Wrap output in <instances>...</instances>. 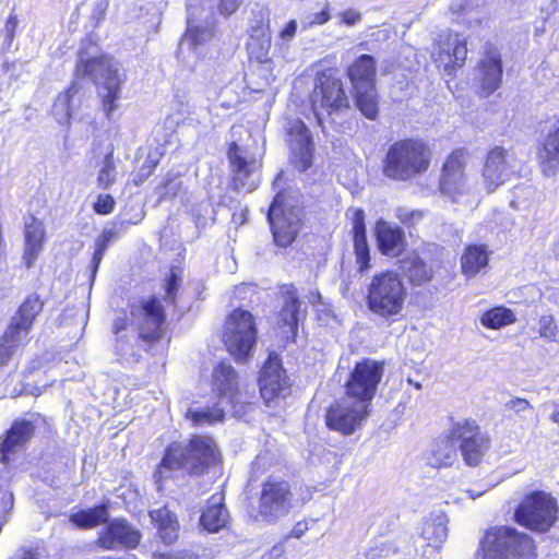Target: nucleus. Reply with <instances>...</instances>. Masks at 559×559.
I'll return each instance as SVG.
<instances>
[{
    "mask_svg": "<svg viewBox=\"0 0 559 559\" xmlns=\"http://www.w3.org/2000/svg\"><path fill=\"white\" fill-rule=\"evenodd\" d=\"M221 465L222 454L215 440L209 435L194 433L185 445L173 441L165 448L153 476L162 487L175 472L185 471L189 476L201 477Z\"/></svg>",
    "mask_w": 559,
    "mask_h": 559,
    "instance_id": "1",
    "label": "nucleus"
},
{
    "mask_svg": "<svg viewBox=\"0 0 559 559\" xmlns=\"http://www.w3.org/2000/svg\"><path fill=\"white\" fill-rule=\"evenodd\" d=\"M490 444V436L481 430L475 419L455 420L450 425L445 439L433 443L429 464L436 468L451 466L459 449L466 465L478 466Z\"/></svg>",
    "mask_w": 559,
    "mask_h": 559,
    "instance_id": "2",
    "label": "nucleus"
},
{
    "mask_svg": "<svg viewBox=\"0 0 559 559\" xmlns=\"http://www.w3.org/2000/svg\"><path fill=\"white\" fill-rule=\"evenodd\" d=\"M432 158L428 141L417 136L402 138L388 145L381 160V173L392 181H412L429 170Z\"/></svg>",
    "mask_w": 559,
    "mask_h": 559,
    "instance_id": "3",
    "label": "nucleus"
},
{
    "mask_svg": "<svg viewBox=\"0 0 559 559\" xmlns=\"http://www.w3.org/2000/svg\"><path fill=\"white\" fill-rule=\"evenodd\" d=\"M45 307L37 293L25 296L0 335V367L8 366L15 354L29 343V334Z\"/></svg>",
    "mask_w": 559,
    "mask_h": 559,
    "instance_id": "4",
    "label": "nucleus"
},
{
    "mask_svg": "<svg viewBox=\"0 0 559 559\" xmlns=\"http://www.w3.org/2000/svg\"><path fill=\"white\" fill-rule=\"evenodd\" d=\"M407 296V288L401 276L394 271L385 270L371 277L365 301L371 313L394 321L402 316Z\"/></svg>",
    "mask_w": 559,
    "mask_h": 559,
    "instance_id": "5",
    "label": "nucleus"
},
{
    "mask_svg": "<svg viewBox=\"0 0 559 559\" xmlns=\"http://www.w3.org/2000/svg\"><path fill=\"white\" fill-rule=\"evenodd\" d=\"M481 559H537V544L513 526L488 527L479 543Z\"/></svg>",
    "mask_w": 559,
    "mask_h": 559,
    "instance_id": "6",
    "label": "nucleus"
},
{
    "mask_svg": "<svg viewBox=\"0 0 559 559\" xmlns=\"http://www.w3.org/2000/svg\"><path fill=\"white\" fill-rule=\"evenodd\" d=\"M377 74V61L368 53L356 57L345 70L356 108L371 121L377 120L380 114Z\"/></svg>",
    "mask_w": 559,
    "mask_h": 559,
    "instance_id": "7",
    "label": "nucleus"
},
{
    "mask_svg": "<svg viewBox=\"0 0 559 559\" xmlns=\"http://www.w3.org/2000/svg\"><path fill=\"white\" fill-rule=\"evenodd\" d=\"M309 102L321 127L323 114L332 116L350 108V99L337 69L325 68L316 72Z\"/></svg>",
    "mask_w": 559,
    "mask_h": 559,
    "instance_id": "8",
    "label": "nucleus"
},
{
    "mask_svg": "<svg viewBox=\"0 0 559 559\" xmlns=\"http://www.w3.org/2000/svg\"><path fill=\"white\" fill-rule=\"evenodd\" d=\"M86 51L81 48L79 50V59L74 67V75L76 78H88L93 82L97 81V76L104 78V88L106 93L100 96L103 110L109 118L117 109L116 102L121 97V86L124 79L120 75L118 69L111 63V57L107 53H100L94 57L83 58Z\"/></svg>",
    "mask_w": 559,
    "mask_h": 559,
    "instance_id": "9",
    "label": "nucleus"
},
{
    "mask_svg": "<svg viewBox=\"0 0 559 559\" xmlns=\"http://www.w3.org/2000/svg\"><path fill=\"white\" fill-rule=\"evenodd\" d=\"M558 500L548 491L532 490L524 495L513 512V521L533 533H548L557 523Z\"/></svg>",
    "mask_w": 559,
    "mask_h": 559,
    "instance_id": "10",
    "label": "nucleus"
},
{
    "mask_svg": "<svg viewBox=\"0 0 559 559\" xmlns=\"http://www.w3.org/2000/svg\"><path fill=\"white\" fill-rule=\"evenodd\" d=\"M384 376V361L369 357L356 361L349 370L344 388V397L372 407L379 385Z\"/></svg>",
    "mask_w": 559,
    "mask_h": 559,
    "instance_id": "11",
    "label": "nucleus"
},
{
    "mask_svg": "<svg viewBox=\"0 0 559 559\" xmlns=\"http://www.w3.org/2000/svg\"><path fill=\"white\" fill-rule=\"evenodd\" d=\"M295 492L289 480L282 476L270 475L260 484L257 498V512L267 522L275 523L292 511Z\"/></svg>",
    "mask_w": 559,
    "mask_h": 559,
    "instance_id": "12",
    "label": "nucleus"
},
{
    "mask_svg": "<svg viewBox=\"0 0 559 559\" xmlns=\"http://www.w3.org/2000/svg\"><path fill=\"white\" fill-rule=\"evenodd\" d=\"M254 317L248 310L236 308L226 318L223 343L237 362L247 361L257 342Z\"/></svg>",
    "mask_w": 559,
    "mask_h": 559,
    "instance_id": "13",
    "label": "nucleus"
},
{
    "mask_svg": "<svg viewBox=\"0 0 559 559\" xmlns=\"http://www.w3.org/2000/svg\"><path fill=\"white\" fill-rule=\"evenodd\" d=\"M302 209L289 202L285 190L278 191L267 210V221L274 243L287 248L296 240L301 224Z\"/></svg>",
    "mask_w": 559,
    "mask_h": 559,
    "instance_id": "14",
    "label": "nucleus"
},
{
    "mask_svg": "<svg viewBox=\"0 0 559 559\" xmlns=\"http://www.w3.org/2000/svg\"><path fill=\"white\" fill-rule=\"evenodd\" d=\"M372 413V407L344 395L333 400L324 411L325 427L343 437H349L360 430Z\"/></svg>",
    "mask_w": 559,
    "mask_h": 559,
    "instance_id": "15",
    "label": "nucleus"
},
{
    "mask_svg": "<svg viewBox=\"0 0 559 559\" xmlns=\"http://www.w3.org/2000/svg\"><path fill=\"white\" fill-rule=\"evenodd\" d=\"M258 384L266 407H278L292 394V382L277 354H269L260 369Z\"/></svg>",
    "mask_w": 559,
    "mask_h": 559,
    "instance_id": "16",
    "label": "nucleus"
},
{
    "mask_svg": "<svg viewBox=\"0 0 559 559\" xmlns=\"http://www.w3.org/2000/svg\"><path fill=\"white\" fill-rule=\"evenodd\" d=\"M468 159L469 152L465 147H455L444 157L437 180L440 194L455 201L466 192Z\"/></svg>",
    "mask_w": 559,
    "mask_h": 559,
    "instance_id": "17",
    "label": "nucleus"
},
{
    "mask_svg": "<svg viewBox=\"0 0 559 559\" xmlns=\"http://www.w3.org/2000/svg\"><path fill=\"white\" fill-rule=\"evenodd\" d=\"M503 82V60L500 50L487 43L474 67V92L479 98L495 94Z\"/></svg>",
    "mask_w": 559,
    "mask_h": 559,
    "instance_id": "18",
    "label": "nucleus"
},
{
    "mask_svg": "<svg viewBox=\"0 0 559 559\" xmlns=\"http://www.w3.org/2000/svg\"><path fill=\"white\" fill-rule=\"evenodd\" d=\"M467 43L461 35L451 29L441 32L432 44L431 60L449 75L456 76L467 59Z\"/></svg>",
    "mask_w": 559,
    "mask_h": 559,
    "instance_id": "19",
    "label": "nucleus"
},
{
    "mask_svg": "<svg viewBox=\"0 0 559 559\" xmlns=\"http://www.w3.org/2000/svg\"><path fill=\"white\" fill-rule=\"evenodd\" d=\"M130 313L139 318L138 338L148 345L158 342L163 335L166 323V312L160 299L152 295L139 302L129 305Z\"/></svg>",
    "mask_w": 559,
    "mask_h": 559,
    "instance_id": "20",
    "label": "nucleus"
},
{
    "mask_svg": "<svg viewBox=\"0 0 559 559\" xmlns=\"http://www.w3.org/2000/svg\"><path fill=\"white\" fill-rule=\"evenodd\" d=\"M32 419L17 418L14 419L9 429L0 437V462L9 464L12 455L32 440L36 433L37 425H47L46 416L40 413H32Z\"/></svg>",
    "mask_w": 559,
    "mask_h": 559,
    "instance_id": "21",
    "label": "nucleus"
},
{
    "mask_svg": "<svg viewBox=\"0 0 559 559\" xmlns=\"http://www.w3.org/2000/svg\"><path fill=\"white\" fill-rule=\"evenodd\" d=\"M515 154L503 146L496 145L487 151L481 168V177L488 193L493 192L511 179L515 174Z\"/></svg>",
    "mask_w": 559,
    "mask_h": 559,
    "instance_id": "22",
    "label": "nucleus"
},
{
    "mask_svg": "<svg viewBox=\"0 0 559 559\" xmlns=\"http://www.w3.org/2000/svg\"><path fill=\"white\" fill-rule=\"evenodd\" d=\"M97 533L95 545L102 550L110 551L118 548L133 550L139 547L142 534L124 518L107 521Z\"/></svg>",
    "mask_w": 559,
    "mask_h": 559,
    "instance_id": "23",
    "label": "nucleus"
},
{
    "mask_svg": "<svg viewBox=\"0 0 559 559\" xmlns=\"http://www.w3.org/2000/svg\"><path fill=\"white\" fill-rule=\"evenodd\" d=\"M290 147L292 164L300 171H307L313 164V139L307 124L299 118L288 122L286 130Z\"/></svg>",
    "mask_w": 559,
    "mask_h": 559,
    "instance_id": "24",
    "label": "nucleus"
},
{
    "mask_svg": "<svg viewBox=\"0 0 559 559\" xmlns=\"http://www.w3.org/2000/svg\"><path fill=\"white\" fill-rule=\"evenodd\" d=\"M211 391L222 402L234 405L240 395L239 376L233 366L219 361L212 371Z\"/></svg>",
    "mask_w": 559,
    "mask_h": 559,
    "instance_id": "25",
    "label": "nucleus"
},
{
    "mask_svg": "<svg viewBox=\"0 0 559 559\" xmlns=\"http://www.w3.org/2000/svg\"><path fill=\"white\" fill-rule=\"evenodd\" d=\"M301 301L297 289L290 286L284 294V302L277 313V328L285 334L287 341L296 342L299 323L304 321L305 312L300 310Z\"/></svg>",
    "mask_w": 559,
    "mask_h": 559,
    "instance_id": "26",
    "label": "nucleus"
},
{
    "mask_svg": "<svg viewBox=\"0 0 559 559\" xmlns=\"http://www.w3.org/2000/svg\"><path fill=\"white\" fill-rule=\"evenodd\" d=\"M354 254L359 274L367 273L371 267V254L367 240L366 214L360 207L353 209L350 215Z\"/></svg>",
    "mask_w": 559,
    "mask_h": 559,
    "instance_id": "27",
    "label": "nucleus"
},
{
    "mask_svg": "<svg viewBox=\"0 0 559 559\" xmlns=\"http://www.w3.org/2000/svg\"><path fill=\"white\" fill-rule=\"evenodd\" d=\"M230 515L225 504V496L221 492L213 493L202 509L199 525L207 533H218L229 524Z\"/></svg>",
    "mask_w": 559,
    "mask_h": 559,
    "instance_id": "28",
    "label": "nucleus"
},
{
    "mask_svg": "<svg viewBox=\"0 0 559 559\" xmlns=\"http://www.w3.org/2000/svg\"><path fill=\"white\" fill-rule=\"evenodd\" d=\"M271 48L270 20L266 14L259 13L254 19V24L250 27L249 41L247 49L249 57L263 63L269 61V51Z\"/></svg>",
    "mask_w": 559,
    "mask_h": 559,
    "instance_id": "29",
    "label": "nucleus"
},
{
    "mask_svg": "<svg viewBox=\"0 0 559 559\" xmlns=\"http://www.w3.org/2000/svg\"><path fill=\"white\" fill-rule=\"evenodd\" d=\"M536 157L544 175H555L559 170V118L554 128L538 142Z\"/></svg>",
    "mask_w": 559,
    "mask_h": 559,
    "instance_id": "30",
    "label": "nucleus"
},
{
    "mask_svg": "<svg viewBox=\"0 0 559 559\" xmlns=\"http://www.w3.org/2000/svg\"><path fill=\"white\" fill-rule=\"evenodd\" d=\"M152 524L156 528V537L166 547L179 540L180 525L175 512L163 506L148 512Z\"/></svg>",
    "mask_w": 559,
    "mask_h": 559,
    "instance_id": "31",
    "label": "nucleus"
},
{
    "mask_svg": "<svg viewBox=\"0 0 559 559\" xmlns=\"http://www.w3.org/2000/svg\"><path fill=\"white\" fill-rule=\"evenodd\" d=\"M376 240L379 251L386 257H399L405 249L403 229L382 219L376 225Z\"/></svg>",
    "mask_w": 559,
    "mask_h": 559,
    "instance_id": "32",
    "label": "nucleus"
},
{
    "mask_svg": "<svg viewBox=\"0 0 559 559\" xmlns=\"http://www.w3.org/2000/svg\"><path fill=\"white\" fill-rule=\"evenodd\" d=\"M24 238L23 262L29 269L37 260L46 240L44 223L34 215H31L29 221L25 223Z\"/></svg>",
    "mask_w": 559,
    "mask_h": 559,
    "instance_id": "33",
    "label": "nucleus"
},
{
    "mask_svg": "<svg viewBox=\"0 0 559 559\" xmlns=\"http://www.w3.org/2000/svg\"><path fill=\"white\" fill-rule=\"evenodd\" d=\"M490 253L486 243H471L465 246L460 258L461 273L466 278L477 276L488 266Z\"/></svg>",
    "mask_w": 559,
    "mask_h": 559,
    "instance_id": "34",
    "label": "nucleus"
},
{
    "mask_svg": "<svg viewBox=\"0 0 559 559\" xmlns=\"http://www.w3.org/2000/svg\"><path fill=\"white\" fill-rule=\"evenodd\" d=\"M401 262L404 275L411 286L421 287L432 281L433 270L420 255L413 253Z\"/></svg>",
    "mask_w": 559,
    "mask_h": 559,
    "instance_id": "35",
    "label": "nucleus"
},
{
    "mask_svg": "<svg viewBox=\"0 0 559 559\" xmlns=\"http://www.w3.org/2000/svg\"><path fill=\"white\" fill-rule=\"evenodd\" d=\"M109 519V504L98 503L92 508L80 509L70 514V523L79 530H92L107 523Z\"/></svg>",
    "mask_w": 559,
    "mask_h": 559,
    "instance_id": "36",
    "label": "nucleus"
},
{
    "mask_svg": "<svg viewBox=\"0 0 559 559\" xmlns=\"http://www.w3.org/2000/svg\"><path fill=\"white\" fill-rule=\"evenodd\" d=\"M226 155L235 181L238 179L247 178L251 175L255 160L253 158L248 159L242 156L240 146L236 141H231L227 144Z\"/></svg>",
    "mask_w": 559,
    "mask_h": 559,
    "instance_id": "37",
    "label": "nucleus"
},
{
    "mask_svg": "<svg viewBox=\"0 0 559 559\" xmlns=\"http://www.w3.org/2000/svg\"><path fill=\"white\" fill-rule=\"evenodd\" d=\"M516 322L513 310L506 306H495L485 310L480 316V323L489 330H499Z\"/></svg>",
    "mask_w": 559,
    "mask_h": 559,
    "instance_id": "38",
    "label": "nucleus"
},
{
    "mask_svg": "<svg viewBox=\"0 0 559 559\" xmlns=\"http://www.w3.org/2000/svg\"><path fill=\"white\" fill-rule=\"evenodd\" d=\"M81 85L76 80H73L69 83V85L61 91L53 103V109H60L62 119L67 122H70L73 115V98L80 92Z\"/></svg>",
    "mask_w": 559,
    "mask_h": 559,
    "instance_id": "39",
    "label": "nucleus"
},
{
    "mask_svg": "<svg viewBox=\"0 0 559 559\" xmlns=\"http://www.w3.org/2000/svg\"><path fill=\"white\" fill-rule=\"evenodd\" d=\"M182 284V269L179 265H171L163 281L164 299L168 305L177 306L178 292Z\"/></svg>",
    "mask_w": 559,
    "mask_h": 559,
    "instance_id": "40",
    "label": "nucleus"
},
{
    "mask_svg": "<svg viewBox=\"0 0 559 559\" xmlns=\"http://www.w3.org/2000/svg\"><path fill=\"white\" fill-rule=\"evenodd\" d=\"M420 535L429 545L437 546L445 539L447 526L437 519H426Z\"/></svg>",
    "mask_w": 559,
    "mask_h": 559,
    "instance_id": "41",
    "label": "nucleus"
},
{
    "mask_svg": "<svg viewBox=\"0 0 559 559\" xmlns=\"http://www.w3.org/2000/svg\"><path fill=\"white\" fill-rule=\"evenodd\" d=\"M116 182V164L114 158V147L105 154L104 163L97 174V183L102 189H108Z\"/></svg>",
    "mask_w": 559,
    "mask_h": 559,
    "instance_id": "42",
    "label": "nucleus"
},
{
    "mask_svg": "<svg viewBox=\"0 0 559 559\" xmlns=\"http://www.w3.org/2000/svg\"><path fill=\"white\" fill-rule=\"evenodd\" d=\"M188 417L194 426H201L204 424L212 425L214 423L223 421L225 418V412L223 408L215 405L207 409L199 408L189 411Z\"/></svg>",
    "mask_w": 559,
    "mask_h": 559,
    "instance_id": "43",
    "label": "nucleus"
},
{
    "mask_svg": "<svg viewBox=\"0 0 559 559\" xmlns=\"http://www.w3.org/2000/svg\"><path fill=\"white\" fill-rule=\"evenodd\" d=\"M162 153L154 151L153 153H148L145 160L143 162L140 171L133 179L134 186H141L145 180H147L157 168L160 162Z\"/></svg>",
    "mask_w": 559,
    "mask_h": 559,
    "instance_id": "44",
    "label": "nucleus"
},
{
    "mask_svg": "<svg viewBox=\"0 0 559 559\" xmlns=\"http://www.w3.org/2000/svg\"><path fill=\"white\" fill-rule=\"evenodd\" d=\"M538 335L548 341L557 342L559 336V326L552 314H543L538 320Z\"/></svg>",
    "mask_w": 559,
    "mask_h": 559,
    "instance_id": "45",
    "label": "nucleus"
},
{
    "mask_svg": "<svg viewBox=\"0 0 559 559\" xmlns=\"http://www.w3.org/2000/svg\"><path fill=\"white\" fill-rule=\"evenodd\" d=\"M115 237V231L111 229H105L96 240V247L93 252L92 257V264H93V274L96 273L100 261L104 257L105 251L107 250L109 242Z\"/></svg>",
    "mask_w": 559,
    "mask_h": 559,
    "instance_id": "46",
    "label": "nucleus"
},
{
    "mask_svg": "<svg viewBox=\"0 0 559 559\" xmlns=\"http://www.w3.org/2000/svg\"><path fill=\"white\" fill-rule=\"evenodd\" d=\"M188 39L193 47H198L213 37V31L210 27L194 25L187 29Z\"/></svg>",
    "mask_w": 559,
    "mask_h": 559,
    "instance_id": "47",
    "label": "nucleus"
},
{
    "mask_svg": "<svg viewBox=\"0 0 559 559\" xmlns=\"http://www.w3.org/2000/svg\"><path fill=\"white\" fill-rule=\"evenodd\" d=\"M152 559H203L198 552L190 549L165 550L153 552Z\"/></svg>",
    "mask_w": 559,
    "mask_h": 559,
    "instance_id": "48",
    "label": "nucleus"
},
{
    "mask_svg": "<svg viewBox=\"0 0 559 559\" xmlns=\"http://www.w3.org/2000/svg\"><path fill=\"white\" fill-rule=\"evenodd\" d=\"M116 207V201L109 193H100L93 203V210L98 215H109Z\"/></svg>",
    "mask_w": 559,
    "mask_h": 559,
    "instance_id": "49",
    "label": "nucleus"
},
{
    "mask_svg": "<svg viewBox=\"0 0 559 559\" xmlns=\"http://www.w3.org/2000/svg\"><path fill=\"white\" fill-rule=\"evenodd\" d=\"M242 0H217L216 11L224 17H229L238 11Z\"/></svg>",
    "mask_w": 559,
    "mask_h": 559,
    "instance_id": "50",
    "label": "nucleus"
},
{
    "mask_svg": "<svg viewBox=\"0 0 559 559\" xmlns=\"http://www.w3.org/2000/svg\"><path fill=\"white\" fill-rule=\"evenodd\" d=\"M425 212L421 210L404 211L399 214V219L407 227H413L423 219Z\"/></svg>",
    "mask_w": 559,
    "mask_h": 559,
    "instance_id": "51",
    "label": "nucleus"
},
{
    "mask_svg": "<svg viewBox=\"0 0 559 559\" xmlns=\"http://www.w3.org/2000/svg\"><path fill=\"white\" fill-rule=\"evenodd\" d=\"M340 23L346 26H354L361 21V13L354 9H346L338 13Z\"/></svg>",
    "mask_w": 559,
    "mask_h": 559,
    "instance_id": "52",
    "label": "nucleus"
},
{
    "mask_svg": "<svg viewBox=\"0 0 559 559\" xmlns=\"http://www.w3.org/2000/svg\"><path fill=\"white\" fill-rule=\"evenodd\" d=\"M17 25H19L17 15L11 13L8 16V19L5 21V24H4V33H5L8 46H11V44H12V41L14 39L15 31L17 28Z\"/></svg>",
    "mask_w": 559,
    "mask_h": 559,
    "instance_id": "53",
    "label": "nucleus"
},
{
    "mask_svg": "<svg viewBox=\"0 0 559 559\" xmlns=\"http://www.w3.org/2000/svg\"><path fill=\"white\" fill-rule=\"evenodd\" d=\"M506 407L508 409H511V411L518 413V414L524 413V412L533 408L531 403L526 399H523V397L511 399L509 402L506 403Z\"/></svg>",
    "mask_w": 559,
    "mask_h": 559,
    "instance_id": "54",
    "label": "nucleus"
},
{
    "mask_svg": "<svg viewBox=\"0 0 559 559\" xmlns=\"http://www.w3.org/2000/svg\"><path fill=\"white\" fill-rule=\"evenodd\" d=\"M309 530L308 522L306 520L298 521L289 532V537L301 538Z\"/></svg>",
    "mask_w": 559,
    "mask_h": 559,
    "instance_id": "55",
    "label": "nucleus"
},
{
    "mask_svg": "<svg viewBox=\"0 0 559 559\" xmlns=\"http://www.w3.org/2000/svg\"><path fill=\"white\" fill-rule=\"evenodd\" d=\"M331 19L329 7L326 5L320 12L314 13L313 17L310 22V25H323L328 23Z\"/></svg>",
    "mask_w": 559,
    "mask_h": 559,
    "instance_id": "56",
    "label": "nucleus"
},
{
    "mask_svg": "<svg viewBox=\"0 0 559 559\" xmlns=\"http://www.w3.org/2000/svg\"><path fill=\"white\" fill-rule=\"evenodd\" d=\"M297 24L295 20H290L286 23L284 28L281 32L282 38L293 37L296 34Z\"/></svg>",
    "mask_w": 559,
    "mask_h": 559,
    "instance_id": "57",
    "label": "nucleus"
},
{
    "mask_svg": "<svg viewBox=\"0 0 559 559\" xmlns=\"http://www.w3.org/2000/svg\"><path fill=\"white\" fill-rule=\"evenodd\" d=\"M129 323L126 319H119L114 324V332L116 334L120 333L121 331L126 330L128 328Z\"/></svg>",
    "mask_w": 559,
    "mask_h": 559,
    "instance_id": "58",
    "label": "nucleus"
},
{
    "mask_svg": "<svg viewBox=\"0 0 559 559\" xmlns=\"http://www.w3.org/2000/svg\"><path fill=\"white\" fill-rule=\"evenodd\" d=\"M551 252L555 258V260L559 261V237L551 246Z\"/></svg>",
    "mask_w": 559,
    "mask_h": 559,
    "instance_id": "59",
    "label": "nucleus"
},
{
    "mask_svg": "<svg viewBox=\"0 0 559 559\" xmlns=\"http://www.w3.org/2000/svg\"><path fill=\"white\" fill-rule=\"evenodd\" d=\"M550 420L559 427V405H557L551 413Z\"/></svg>",
    "mask_w": 559,
    "mask_h": 559,
    "instance_id": "60",
    "label": "nucleus"
},
{
    "mask_svg": "<svg viewBox=\"0 0 559 559\" xmlns=\"http://www.w3.org/2000/svg\"><path fill=\"white\" fill-rule=\"evenodd\" d=\"M175 180V177H167L165 178L158 186V189H166L170 183H173Z\"/></svg>",
    "mask_w": 559,
    "mask_h": 559,
    "instance_id": "61",
    "label": "nucleus"
},
{
    "mask_svg": "<svg viewBox=\"0 0 559 559\" xmlns=\"http://www.w3.org/2000/svg\"><path fill=\"white\" fill-rule=\"evenodd\" d=\"M177 191H178V189H177V190H175L170 195H168V193H167V192H163V193H160V195H159V198H158V201H163V200H166V199H168V198H170V197H175V195L177 194Z\"/></svg>",
    "mask_w": 559,
    "mask_h": 559,
    "instance_id": "62",
    "label": "nucleus"
},
{
    "mask_svg": "<svg viewBox=\"0 0 559 559\" xmlns=\"http://www.w3.org/2000/svg\"><path fill=\"white\" fill-rule=\"evenodd\" d=\"M311 301H312L313 304H317V305L321 304V295H320V293H318V292H317V293H313V294H312V300H311Z\"/></svg>",
    "mask_w": 559,
    "mask_h": 559,
    "instance_id": "63",
    "label": "nucleus"
},
{
    "mask_svg": "<svg viewBox=\"0 0 559 559\" xmlns=\"http://www.w3.org/2000/svg\"><path fill=\"white\" fill-rule=\"evenodd\" d=\"M87 41H88V45H96V43L93 41L92 39H87Z\"/></svg>",
    "mask_w": 559,
    "mask_h": 559,
    "instance_id": "64",
    "label": "nucleus"
}]
</instances>
